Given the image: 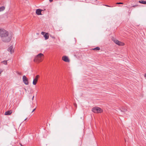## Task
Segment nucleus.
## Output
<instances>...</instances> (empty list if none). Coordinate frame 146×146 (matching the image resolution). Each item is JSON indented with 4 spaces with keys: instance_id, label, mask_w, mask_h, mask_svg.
I'll list each match as a JSON object with an SVG mask.
<instances>
[{
    "instance_id": "nucleus-1",
    "label": "nucleus",
    "mask_w": 146,
    "mask_h": 146,
    "mask_svg": "<svg viewBox=\"0 0 146 146\" xmlns=\"http://www.w3.org/2000/svg\"><path fill=\"white\" fill-rule=\"evenodd\" d=\"M0 36L1 40L5 42H8L11 40V37L9 36L8 32L2 28H0Z\"/></svg>"
},
{
    "instance_id": "nucleus-2",
    "label": "nucleus",
    "mask_w": 146,
    "mask_h": 146,
    "mask_svg": "<svg viewBox=\"0 0 146 146\" xmlns=\"http://www.w3.org/2000/svg\"><path fill=\"white\" fill-rule=\"evenodd\" d=\"M44 57V55L43 54L39 53L35 57L34 61L36 63H38L43 60Z\"/></svg>"
},
{
    "instance_id": "nucleus-3",
    "label": "nucleus",
    "mask_w": 146,
    "mask_h": 146,
    "mask_svg": "<svg viewBox=\"0 0 146 146\" xmlns=\"http://www.w3.org/2000/svg\"><path fill=\"white\" fill-rule=\"evenodd\" d=\"M92 111L95 113H100L102 111V110L99 107H95L92 109Z\"/></svg>"
},
{
    "instance_id": "nucleus-4",
    "label": "nucleus",
    "mask_w": 146,
    "mask_h": 146,
    "mask_svg": "<svg viewBox=\"0 0 146 146\" xmlns=\"http://www.w3.org/2000/svg\"><path fill=\"white\" fill-rule=\"evenodd\" d=\"M23 81L24 84L27 85L29 84L27 78L25 76H23Z\"/></svg>"
},
{
    "instance_id": "nucleus-5",
    "label": "nucleus",
    "mask_w": 146,
    "mask_h": 146,
    "mask_svg": "<svg viewBox=\"0 0 146 146\" xmlns=\"http://www.w3.org/2000/svg\"><path fill=\"white\" fill-rule=\"evenodd\" d=\"M41 34L42 35H44L45 40H47L48 38L49 35L48 33H45V32H42L41 33Z\"/></svg>"
},
{
    "instance_id": "nucleus-6",
    "label": "nucleus",
    "mask_w": 146,
    "mask_h": 146,
    "mask_svg": "<svg viewBox=\"0 0 146 146\" xmlns=\"http://www.w3.org/2000/svg\"><path fill=\"white\" fill-rule=\"evenodd\" d=\"M39 77V76L38 75H37L36 76L35 78L34 79L33 83V85H35L36 84L38 78Z\"/></svg>"
},
{
    "instance_id": "nucleus-7",
    "label": "nucleus",
    "mask_w": 146,
    "mask_h": 146,
    "mask_svg": "<svg viewBox=\"0 0 146 146\" xmlns=\"http://www.w3.org/2000/svg\"><path fill=\"white\" fill-rule=\"evenodd\" d=\"M62 60L66 62H69L70 60L68 57L66 56H64L62 57Z\"/></svg>"
},
{
    "instance_id": "nucleus-8",
    "label": "nucleus",
    "mask_w": 146,
    "mask_h": 146,
    "mask_svg": "<svg viewBox=\"0 0 146 146\" xmlns=\"http://www.w3.org/2000/svg\"><path fill=\"white\" fill-rule=\"evenodd\" d=\"M42 10L40 9H37L36 10V14L38 15H42L41 11Z\"/></svg>"
},
{
    "instance_id": "nucleus-9",
    "label": "nucleus",
    "mask_w": 146,
    "mask_h": 146,
    "mask_svg": "<svg viewBox=\"0 0 146 146\" xmlns=\"http://www.w3.org/2000/svg\"><path fill=\"white\" fill-rule=\"evenodd\" d=\"M13 46H10L7 49L8 51L9 52H10L11 53V54L13 52Z\"/></svg>"
},
{
    "instance_id": "nucleus-10",
    "label": "nucleus",
    "mask_w": 146,
    "mask_h": 146,
    "mask_svg": "<svg viewBox=\"0 0 146 146\" xmlns=\"http://www.w3.org/2000/svg\"><path fill=\"white\" fill-rule=\"evenodd\" d=\"M12 111L11 110L5 112V115H9L12 113Z\"/></svg>"
},
{
    "instance_id": "nucleus-11",
    "label": "nucleus",
    "mask_w": 146,
    "mask_h": 146,
    "mask_svg": "<svg viewBox=\"0 0 146 146\" xmlns=\"http://www.w3.org/2000/svg\"><path fill=\"white\" fill-rule=\"evenodd\" d=\"M117 44L120 46H123L124 45V44L121 42L119 41V42Z\"/></svg>"
},
{
    "instance_id": "nucleus-12",
    "label": "nucleus",
    "mask_w": 146,
    "mask_h": 146,
    "mask_svg": "<svg viewBox=\"0 0 146 146\" xmlns=\"http://www.w3.org/2000/svg\"><path fill=\"white\" fill-rule=\"evenodd\" d=\"M139 2L140 3L144 4H146V1H139Z\"/></svg>"
},
{
    "instance_id": "nucleus-13",
    "label": "nucleus",
    "mask_w": 146,
    "mask_h": 146,
    "mask_svg": "<svg viewBox=\"0 0 146 146\" xmlns=\"http://www.w3.org/2000/svg\"><path fill=\"white\" fill-rule=\"evenodd\" d=\"M5 7L4 6H2L0 7V12L3 11L5 10Z\"/></svg>"
},
{
    "instance_id": "nucleus-14",
    "label": "nucleus",
    "mask_w": 146,
    "mask_h": 146,
    "mask_svg": "<svg viewBox=\"0 0 146 146\" xmlns=\"http://www.w3.org/2000/svg\"><path fill=\"white\" fill-rule=\"evenodd\" d=\"M100 49V48L99 47H97L94 48L92 49V50H99Z\"/></svg>"
},
{
    "instance_id": "nucleus-15",
    "label": "nucleus",
    "mask_w": 146,
    "mask_h": 146,
    "mask_svg": "<svg viewBox=\"0 0 146 146\" xmlns=\"http://www.w3.org/2000/svg\"><path fill=\"white\" fill-rule=\"evenodd\" d=\"M1 63H3L5 65H7V60H5L4 61H3L1 62Z\"/></svg>"
},
{
    "instance_id": "nucleus-16",
    "label": "nucleus",
    "mask_w": 146,
    "mask_h": 146,
    "mask_svg": "<svg viewBox=\"0 0 146 146\" xmlns=\"http://www.w3.org/2000/svg\"><path fill=\"white\" fill-rule=\"evenodd\" d=\"M119 110L121 111H123V112H125L127 110V109H125V108L124 109L123 108H122V110H121L120 109Z\"/></svg>"
},
{
    "instance_id": "nucleus-17",
    "label": "nucleus",
    "mask_w": 146,
    "mask_h": 146,
    "mask_svg": "<svg viewBox=\"0 0 146 146\" xmlns=\"http://www.w3.org/2000/svg\"><path fill=\"white\" fill-rule=\"evenodd\" d=\"M119 41L118 40H115L114 41V42L116 44H118V43L119 42Z\"/></svg>"
},
{
    "instance_id": "nucleus-18",
    "label": "nucleus",
    "mask_w": 146,
    "mask_h": 146,
    "mask_svg": "<svg viewBox=\"0 0 146 146\" xmlns=\"http://www.w3.org/2000/svg\"><path fill=\"white\" fill-rule=\"evenodd\" d=\"M116 4H123V3L121 2H118L116 3Z\"/></svg>"
},
{
    "instance_id": "nucleus-19",
    "label": "nucleus",
    "mask_w": 146,
    "mask_h": 146,
    "mask_svg": "<svg viewBox=\"0 0 146 146\" xmlns=\"http://www.w3.org/2000/svg\"><path fill=\"white\" fill-rule=\"evenodd\" d=\"M138 6V5H133V6H132V7H137Z\"/></svg>"
},
{
    "instance_id": "nucleus-20",
    "label": "nucleus",
    "mask_w": 146,
    "mask_h": 146,
    "mask_svg": "<svg viewBox=\"0 0 146 146\" xmlns=\"http://www.w3.org/2000/svg\"><path fill=\"white\" fill-rule=\"evenodd\" d=\"M105 5L106 7H111L110 6H109V5Z\"/></svg>"
},
{
    "instance_id": "nucleus-21",
    "label": "nucleus",
    "mask_w": 146,
    "mask_h": 146,
    "mask_svg": "<svg viewBox=\"0 0 146 146\" xmlns=\"http://www.w3.org/2000/svg\"><path fill=\"white\" fill-rule=\"evenodd\" d=\"M36 108H35L32 111V113H33L34 111L35 110H36Z\"/></svg>"
},
{
    "instance_id": "nucleus-22",
    "label": "nucleus",
    "mask_w": 146,
    "mask_h": 146,
    "mask_svg": "<svg viewBox=\"0 0 146 146\" xmlns=\"http://www.w3.org/2000/svg\"><path fill=\"white\" fill-rule=\"evenodd\" d=\"M51 37L52 38H55L54 36H51Z\"/></svg>"
},
{
    "instance_id": "nucleus-23",
    "label": "nucleus",
    "mask_w": 146,
    "mask_h": 146,
    "mask_svg": "<svg viewBox=\"0 0 146 146\" xmlns=\"http://www.w3.org/2000/svg\"><path fill=\"white\" fill-rule=\"evenodd\" d=\"M34 96H33V97H32V100H33V99H34Z\"/></svg>"
},
{
    "instance_id": "nucleus-24",
    "label": "nucleus",
    "mask_w": 146,
    "mask_h": 146,
    "mask_svg": "<svg viewBox=\"0 0 146 146\" xmlns=\"http://www.w3.org/2000/svg\"><path fill=\"white\" fill-rule=\"evenodd\" d=\"M53 0H49V1L50 2H51L53 1Z\"/></svg>"
},
{
    "instance_id": "nucleus-25",
    "label": "nucleus",
    "mask_w": 146,
    "mask_h": 146,
    "mask_svg": "<svg viewBox=\"0 0 146 146\" xmlns=\"http://www.w3.org/2000/svg\"><path fill=\"white\" fill-rule=\"evenodd\" d=\"M144 76L145 77H146V73L144 74Z\"/></svg>"
},
{
    "instance_id": "nucleus-26",
    "label": "nucleus",
    "mask_w": 146,
    "mask_h": 146,
    "mask_svg": "<svg viewBox=\"0 0 146 146\" xmlns=\"http://www.w3.org/2000/svg\"><path fill=\"white\" fill-rule=\"evenodd\" d=\"M18 74H21V73H19V72Z\"/></svg>"
},
{
    "instance_id": "nucleus-27",
    "label": "nucleus",
    "mask_w": 146,
    "mask_h": 146,
    "mask_svg": "<svg viewBox=\"0 0 146 146\" xmlns=\"http://www.w3.org/2000/svg\"><path fill=\"white\" fill-rule=\"evenodd\" d=\"M20 145H21V146H23V145H22V144H20Z\"/></svg>"
},
{
    "instance_id": "nucleus-28",
    "label": "nucleus",
    "mask_w": 146,
    "mask_h": 146,
    "mask_svg": "<svg viewBox=\"0 0 146 146\" xmlns=\"http://www.w3.org/2000/svg\"><path fill=\"white\" fill-rule=\"evenodd\" d=\"M27 119V118H26V119H25V121Z\"/></svg>"
}]
</instances>
